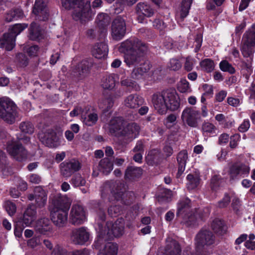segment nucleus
I'll list each match as a JSON object with an SVG mask.
<instances>
[{
	"label": "nucleus",
	"instance_id": "f257e3e1",
	"mask_svg": "<svg viewBox=\"0 0 255 255\" xmlns=\"http://www.w3.org/2000/svg\"><path fill=\"white\" fill-rule=\"evenodd\" d=\"M147 46L139 39L133 37L122 42L119 50L124 53V61L129 67L138 66L145 62Z\"/></svg>",
	"mask_w": 255,
	"mask_h": 255
},
{
	"label": "nucleus",
	"instance_id": "f03ea898",
	"mask_svg": "<svg viewBox=\"0 0 255 255\" xmlns=\"http://www.w3.org/2000/svg\"><path fill=\"white\" fill-rule=\"evenodd\" d=\"M152 102L155 109L161 115L165 114L168 110L176 111L180 105V98L173 89H167L154 93L152 97Z\"/></svg>",
	"mask_w": 255,
	"mask_h": 255
},
{
	"label": "nucleus",
	"instance_id": "7ed1b4c3",
	"mask_svg": "<svg viewBox=\"0 0 255 255\" xmlns=\"http://www.w3.org/2000/svg\"><path fill=\"white\" fill-rule=\"evenodd\" d=\"M126 124V121L121 117H115L110 122V132L116 137H124L132 140L139 135L140 128L135 123Z\"/></svg>",
	"mask_w": 255,
	"mask_h": 255
},
{
	"label": "nucleus",
	"instance_id": "20e7f679",
	"mask_svg": "<svg viewBox=\"0 0 255 255\" xmlns=\"http://www.w3.org/2000/svg\"><path fill=\"white\" fill-rule=\"evenodd\" d=\"M70 204L66 199L59 196L54 198L50 205L51 221L57 226L62 227L66 223Z\"/></svg>",
	"mask_w": 255,
	"mask_h": 255
},
{
	"label": "nucleus",
	"instance_id": "39448f33",
	"mask_svg": "<svg viewBox=\"0 0 255 255\" xmlns=\"http://www.w3.org/2000/svg\"><path fill=\"white\" fill-rule=\"evenodd\" d=\"M63 7L70 9L78 4V9L74 10L73 17L75 20H80L82 23L90 20L92 16L90 2H84V0H61Z\"/></svg>",
	"mask_w": 255,
	"mask_h": 255
},
{
	"label": "nucleus",
	"instance_id": "423d86ee",
	"mask_svg": "<svg viewBox=\"0 0 255 255\" xmlns=\"http://www.w3.org/2000/svg\"><path fill=\"white\" fill-rule=\"evenodd\" d=\"M215 236L209 230L201 229L195 237V249L196 255H209L206 247L215 243Z\"/></svg>",
	"mask_w": 255,
	"mask_h": 255
},
{
	"label": "nucleus",
	"instance_id": "0eeeda50",
	"mask_svg": "<svg viewBox=\"0 0 255 255\" xmlns=\"http://www.w3.org/2000/svg\"><path fill=\"white\" fill-rule=\"evenodd\" d=\"M18 107L10 98L4 97L0 98V118L4 122L12 125L18 117Z\"/></svg>",
	"mask_w": 255,
	"mask_h": 255
},
{
	"label": "nucleus",
	"instance_id": "6e6552de",
	"mask_svg": "<svg viewBox=\"0 0 255 255\" xmlns=\"http://www.w3.org/2000/svg\"><path fill=\"white\" fill-rule=\"evenodd\" d=\"M111 193L117 201L122 200L126 205H131L135 200V195L133 191H128L125 194L123 186L120 182H112L110 185Z\"/></svg>",
	"mask_w": 255,
	"mask_h": 255
},
{
	"label": "nucleus",
	"instance_id": "1a4fd4ad",
	"mask_svg": "<svg viewBox=\"0 0 255 255\" xmlns=\"http://www.w3.org/2000/svg\"><path fill=\"white\" fill-rule=\"evenodd\" d=\"M122 221H123L122 218L120 219V221L118 219L114 223L113 221H108L106 223L104 234L101 233L100 236L107 240H112L115 237L121 236L124 231V224Z\"/></svg>",
	"mask_w": 255,
	"mask_h": 255
},
{
	"label": "nucleus",
	"instance_id": "9d476101",
	"mask_svg": "<svg viewBox=\"0 0 255 255\" xmlns=\"http://www.w3.org/2000/svg\"><path fill=\"white\" fill-rule=\"evenodd\" d=\"M250 171V167L243 163L235 162L232 164L229 169L230 180H238L248 176Z\"/></svg>",
	"mask_w": 255,
	"mask_h": 255
},
{
	"label": "nucleus",
	"instance_id": "9b49d317",
	"mask_svg": "<svg viewBox=\"0 0 255 255\" xmlns=\"http://www.w3.org/2000/svg\"><path fill=\"white\" fill-rule=\"evenodd\" d=\"M135 12L138 22L142 24H146L147 23L146 17H150L153 16L155 10L146 2H139L136 5Z\"/></svg>",
	"mask_w": 255,
	"mask_h": 255
},
{
	"label": "nucleus",
	"instance_id": "f8f14e48",
	"mask_svg": "<svg viewBox=\"0 0 255 255\" xmlns=\"http://www.w3.org/2000/svg\"><path fill=\"white\" fill-rule=\"evenodd\" d=\"M126 33V24L125 19L120 16L113 21L111 26V35L113 39L120 40Z\"/></svg>",
	"mask_w": 255,
	"mask_h": 255
},
{
	"label": "nucleus",
	"instance_id": "ddd939ff",
	"mask_svg": "<svg viewBox=\"0 0 255 255\" xmlns=\"http://www.w3.org/2000/svg\"><path fill=\"white\" fill-rule=\"evenodd\" d=\"M181 118L188 126L196 128L198 121L200 119V112L194 107H186L183 111Z\"/></svg>",
	"mask_w": 255,
	"mask_h": 255
},
{
	"label": "nucleus",
	"instance_id": "4468645a",
	"mask_svg": "<svg viewBox=\"0 0 255 255\" xmlns=\"http://www.w3.org/2000/svg\"><path fill=\"white\" fill-rule=\"evenodd\" d=\"M6 150L18 161H24L27 158V151L21 143L16 142L9 143L7 145Z\"/></svg>",
	"mask_w": 255,
	"mask_h": 255
},
{
	"label": "nucleus",
	"instance_id": "2eb2a0df",
	"mask_svg": "<svg viewBox=\"0 0 255 255\" xmlns=\"http://www.w3.org/2000/svg\"><path fill=\"white\" fill-rule=\"evenodd\" d=\"M81 168V163L74 159L66 160L60 164L61 174L65 177L71 176L73 173L79 171Z\"/></svg>",
	"mask_w": 255,
	"mask_h": 255
},
{
	"label": "nucleus",
	"instance_id": "dca6fc26",
	"mask_svg": "<svg viewBox=\"0 0 255 255\" xmlns=\"http://www.w3.org/2000/svg\"><path fill=\"white\" fill-rule=\"evenodd\" d=\"M86 212L82 206L73 205L70 213L71 223L75 225L83 224L86 220Z\"/></svg>",
	"mask_w": 255,
	"mask_h": 255
},
{
	"label": "nucleus",
	"instance_id": "f3484780",
	"mask_svg": "<svg viewBox=\"0 0 255 255\" xmlns=\"http://www.w3.org/2000/svg\"><path fill=\"white\" fill-rule=\"evenodd\" d=\"M32 12L35 15L36 19L40 21H45L48 19V10L43 0H35Z\"/></svg>",
	"mask_w": 255,
	"mask_h": 255
},
{
	"label": "nucleus",
	"instance_id": "a211bd4d",
	"mask_svg": "<svg viewBox=\"0 0 255 255\" xmlns=\"http://www.w3.org/2000/svg\"><path fill=\"white\" fill-rule=\"evenodd\" d=\"M90 238V234L85 227L75 229L72 231L71 240L76 245H83L87 243Z\"/></svg>",
	"mask_w": 255,
	"mask_h": 255
},
{
	"label": "nucleus",
	"instance_id": "6ab92c4d",
	"mask_svg": "<svg viewBox=\"0 0 255 255\" xmlns=\"http://www.w3.org/2000/svg\"><path fill=\"white\" fill-rule=\"evenodd\" d=\"M39 137L43 144L49 147H57L59 145V139L53 130L39 134Z\"/></svg>",
	"mask_w": 255,
	"mask_h": 255
},
{
	"label": "nucleus",
	"instance_id": "aec40b11",
	"mask_svg": "<svg viewBox=\"0 0 255 255\" xmlns=\"http://www.w3.org/2000/svg\"><path fill=\"white\" fill-rule=\"evenodd\" d=\"M181 246L177 241L170 237L166 239L165 255H181Z\"/></svg>",
	"mask_w": 255,
	"mask_h": 255
},
{
	"label": "nucleus",
	"instance_id": "412c9836",
	"mask_svg": "<svg viewBox=\"0 0 255 255\" xmlns=\"http://www.w3.org/2000/svg\"><path fill=\"white\" fill-rule=\"evenodd\" d=\"M102 103L105 106V107L102 106V103L99 104L100 108L103 109L101 118L104 122H107L112 114L111 109L113 106L114 101L111 97H108L102 100Z\"/></svg>",
	"mask_w": 255,
	"mask_h": 255
},
{
	"label": "nucleus",
	"instance_id": "4be33fe9",
	"mask_svg": "<svg viewBox=\"0 0 255 255\" xmlns=\"http://www.w3.org/2000/svg\"><path fill=\"white\" fill-rule=\"evenodd\" d=\"M143 102L144 99L137 94H130L124 101L125 106L130 109L138 108Z\"/></svg>",
	"mask_w": 255,
	"mask_h": 255
},
{
	"label": "nucleus",
	"instance_id": "5701e85b",
	"mask_svg": "<svg viewBox=\"0 0 255 255\" xmlns=\"http://www.w3.org/2000/svg\"><path fill=\"white\" fill-rule=\"evenodd\" d=\"M35 194V202L37 207L39 208L45 206L47 202V192L40 186H36L34 189Z\"/></svg>",
	"mask_w": 255,
	"mask_h": 255
},
{
	"label": "nucleus",
	"instance_id": "b1692460",
	"mask_svg": "<svg viewBox=\"0 0 255 255\" xmlns=\"http://www.w3.org/2000/svg\"><path fill=\"white\" fill-rule=\"evenodd\" d=\"M15 39L9 32L4 33L0 38V48H4L6 51L12 50L15 46Z\"/></svg>",
	"mask_w": 255,
	"mask_h": 255
},
{
	"label": "nucleus",
	"instance_id": "393cba45",
	"mask_svg": "<svg viewBox=\"0 0 255 255\" xmlns=\"http://www.w3.org/2000/svg\"><path fill=\"white\" fill-rule=\"evenodd\" d=\"M191 212V200L187 198L180 200L177 204L176 216L180 218Z\"/></svg>",
	"mask_w": 255,
	"mask_h": 255
},
{
	"label": "nucleus",
	"instance_id": "a878e982",
	"mask_svg": "<svg viewBox=\"0 0 255 255\" xmlns=\"http://www.w3.org/2000/svg\"><path fill=\"white\" fill-rule=\"evenodd\" d=\"M188 159V153L186 150H183L180 151L177 155V161L178 162V172L177 178H179L184 172Z\"/></svg>",
	"mask_w": 255,
	"mask_h": 255
},
{
	"label": "nucleus",
	"instance_id": "bb28decb",
	"mask_svg": "<svg viewBox=\"0 0 255 255\" xmlns=\"http://www.w3.org/2000/svg\"><path fill=\"white\" fill-rule=\"evenodd\" d=\"M24 16L23 10L18 7H13L8 10L5 15V20L9 22L21 19Z\"/></svg>",
	"mask_w": 255,
	"mask_h": 255
},
{
	"label": "nucleus",
	"instance_id": "cd10ccee",
	"mask_svg": "<svg viewBox=\"0 0 255 255\" xmlns=\"http://www.w3.org/2000/svg\"><path fill=\"white\" fill-rule=\"evenodd\" d=\"M109 49L108 45L105 42L97 43L94 46L92 50L93 56L97 59L106 58L108 53Z\"/></svg>",
	"mask_w": 255,
	"mask_h": 255
},
{
	"label": "nucleus",
	"instance_id": "c85d7f7f",
	"mask_svg": "<svg viewBox=\"0 0 255 255\" xmlns=\"http://www.w3.org/2000/svg\"><path fill=\"white\" fill-rule=\"evenodd\" d=\"M143 173V169L141 167L128 166L125 171V178L126 179L134 181L139 179Z\"/></svg>",
	"mask_w": 255,
	"mask_h": 255
},
{
	"label": "nucleus",
	"instance_id": "c756f323",
	"mask_svg": "<svg viewBox=\"0 0 255 255\" xmlns=\"http://www.w3.org/2000/svg\"><path fill=\"white\" fill-rule=\"evenodd\" d=\"M92 66V59H84L76 66L74 72L79 75H84L89 72Z\"/></svg>",
	"mask_w": 255,
	"mask_h": 255
},
{
	"label": "nucleus",
	"instance_id": "7c9ffc66",
	"mask_svg": "<svg viewBox=\"0 0 255 255\" xmlns=\"http://www.w3.org/2000/svg\"><path fill=\"white\" fill-rule=\"evenodd\" d=\"M118 79L117 74L113 73L106 75L102 79L101 86L105 89L111 90L115 88Z\"/></svg>",
	"mask_w": 255,
	"mask_h": 255
},
{
	"label": "nucleus",
	"instance_id": "2f4dec72",
	"mask_svg": "<svg viewBox=\"0 0 255 255\" xmlns=\"http://www.w3.org/2000/svg\"><path fill=\"white\" fill-rule=\"evenodd\" d=\"M151 66L149 62H145L143 64L138 65V66H135L131 74L132 78L135 79H140L144 73L149 70Z\"/></svg>",
	"mask_w": 255,
	"mask_h": 255
},
{
	"label": "nucleus",
	"instance_id": "473e14b6",
	"mask_svg": "<svg viewBox=\"0 0 255 255\" xmlns=\"http://www.w3.org/2000/svg\"><path fill=\"white\" fill-rule=\"evenodd\" d=\"M35 228L37 232L47 234L51 230V221L46 218L40 219L37 221Z\"/></svg>",
	"mask_w": 255,
	"mask_h": 255
},
{
	"label": "nucleus",
	"instance_id": "72a5a7b5",
	"mask_svg": "<svg viewBox=\"0 0 255 255\" xmlns=\"http://www.w3.org/2000/svg\"><path fill=\"white\" fill-rule=\"evenodd\" d=\"M202 131L204 137H214L218 134V128L212 123L204 122L202 126Z\"/></svg>",
	"mask_w": 255,
	"mask_h": 255
},
{
	"label": "nucleus",
	"instance_id": "f704fd0d",
	"mask_svg": "<svg viewBox=\"0 0 255 255\" xmlns=\"http://www.w3.org/2000/svg\"><path fill=\"white\" fill-rule=\"evenodd\" d=\"M211 227L215 233L219 235H224L227 232V226L223 220L219 219H215L213 221Z\"/></svg>",
	"mask_w": 255,
	"mask_h": 255
},
{
	"label": "nucleus",
	"instance_id": "c9c22d12",
	"mask_svg": "<svg viewBox=\"0 0 255 255\" xmlns=\"http://www.w3.org/2000/svg\"><path fill=\"white\" fill-rule=\"evenodd\" d=\"M161 158L160 151L158 149H152L148 151L146 157L147 162L149 165H154L158 164Z\"/></svg>",
	"mask_w": 255,
	"mask_h": 255
},
{
	"label": "nucleus",
	"instance_id": "e433bc0d",
	"mask_svg": "<svg viewBox=\"0 0 255 255\" xmlns=\"http://www.w3.org/2000/svg\"><path fill=\"white\" fill-rule=\"evenodd\" d=\"M113 169V163L109 158H104L99 163V170L103 174L107 175Z\"/></svg>",
	"mask_w": 255,
	"mask_h": 255
},
{
	"label": "nucleus",
	"instance_id": "4c0bfd02",
	"mask_svg": "<svg viewBox=\"0 0 255 255\" xmlns=\"http://www.w3.org/2000/svg\"><path fill=\"white\" fill-rule=\"evenodd\" d=\"M243 43L255 46V23L252 25L251 29L245 32L243 36Z\"/></svg>",
	"mask_w": 255,
	"mask_h": 255
},
{
	"label": "nucleus",
	"instance_id": "58836bf2",
	"mask_svg": "<svg viewBox=\"0 0 255 255\" xmlns=\"http://www.w3.org/2000/svg\"><path fill=\"white\" fill-rule=\"evenodd\" d=\"M187 187L188 190H194L199 186L201 179L197 175L190 173L186 177Z\"/></svg>",
	"mask_w": 255,
	"mask_h": 255
},
{
	"label": "nucleus",
	"instance_id": "ea45409f",
	"mask_svg": "<svg viewBox=\"0 0 255 255\" xmlns=\"http://www.w3.org/2000/svg\"><path fill=\"white\" fill-rule=\"evenodd\" d=\"M199 65L203 71L208 73L212 72L215 68L214 61L210 58L202 60L199 63Z\"/></svg>",
	"mask_w": 255,
	"mask_h": 255
},
{
	"label": "nucleus",
	"instance_id": "a19ab883",
	"mask_svg": "<svg viewBox=\"0 0 255 255\" xmlns=\"http://www.w3.org/2000/svg\"><path fill=\"white\" fill-rule=\"evenodd\" d=\"M28 26L26 23H16L9 28L8 32L12 35V37L16 39V37Z\"/></svg>",
	"mask_w": 255,
	"mask_h": 255
},
{
	"label": "nucleus",
	"instance_id": "79ce46f5",
	"mask_svg": "<svg viewBox=\"0 0 255 255\" xmlns=\"http://www.w3.org/2000/svg\"><path fill=\"white\" fill-rule=\"evenodd\" d=\"M37 123L38 128L43 130L50 125V118L46 114H40L38 117Z\"/></svg>",
	"mask_w": 255,
	"mask_h": 255
},
{
	"label": "nucleus",
	"instance_id": "37998d69",
	"mask_svg": "<svg viewBox=\"0 0 255 255\" xmlns=\"http://www.w3.org/2000/svg\"><path fill=\"white\" fill-rule=\"evenodd\" d=\"M192 2L193 0H182L180 11L181 18H184L188 15Z\"/></svg>",
	"mask_w": 255,
	"mask_h": 255
},
{
	"label": "nucleus",
	"instance_id": "c03bdc74",
	"mask_svg": "<svg viewBox=\"0 0 255 255\" xmlns=\"http://www.w3.org/2000/svg\"><path fill=\"white\" fill-rule=\"evenodd\" d=\"M219 68L224 72H228L230 74H235V68L227 60H223L219 63Z\"/></svg>",
	"mask_w": 255,
	"mask_h": 255
},
{
	"label": "nucleus",
	"instance_id": "a18cd8bd",
	"mask_svg": "<svg viewBox=\"0 0 255 255\" xmlns=\"http://www.w3.org/2000/svg\"><path fill=\"white\" fill-rule=\"evenodd\" d=\"M255 46H252L250 44L244 43L243 42L241 51L243 56L245 58H251L253 56V53H254Z\"/></svg>",
	"mask_w": 255,
	"mask_h": 255
},
{
	"label": "nucleus",
	"instance_id": "49530a36",
	"mask_svg": "<svg viewBox=\"0 0 255 255\" xmlns=\"http://www.w3.org/2000/svg\"><path fill=\"white\" fill-rule=\"evenodd\" d=\"M121 83L122 86L127 87L128 90L136 91L139 90V86L137 83L130 79H122Z\"/></svg>",
	"mask_w": 255,
	"mask_h": 255
},
{
	"label": "nucleus",
	"instance_id": "de8ad7c7",
	"mask_svg": "<svg viewBox=\"0 0 255 255\" xmlns=\"http://www.w3.org/2000/svg\"><path fill=\"white\" fill-rule=\"evenodd\" d=\"M19 128L21 132L31 134L34 132V127L31 122L29 121H24L20 124Z\"/></svg>",
	"mask_w": 255,
	"mask_h": 255
},
{
	"label": "nucleus",
	"instance_id": "09e8293b",
	"mask_svg": "<svg viewBox=\"0 0 255 255\" xmlns=\"http://www.w3.org/2000/svg\"><path fill=\"white\" fill-rule=\"evenodd\" d=\"M96 21L98 26L103 30L106 29L109 23L107 15L103 13L97 15Z\"/></svg>",
	"mask_w": 255,
	"mask_h": 255
},
{
	"label": "nucleus",
	"instance_id": "8fccbe9b",
	"mask_svg": "<svg viewBox=\"0 0 255 255\" xmlns=\"http://www.w3.org/2000/svg\"><path fill=\"white\" fill-rule=\"evenodd\" d=\"M180 218L182 219V222L188 227L194 226L196 224L195 216L191 212Z\"/></svg>",
	"mask_w": 255,
	"mask_h": 255
},
{
	"label": "nucleus",
	"instance_id": "3c124183",
	"mask_svg": "<svg viewBox=\"0 0 255 255\" xmlns=\"http://www.w3.org/2000/svg\"><path fill=\"white\" fill-rule=\"evenodd\" d=\"M70 183L74 187L83 186L86 184V180L81 174H76L72 177Z\"/></svg>",
	"mask_w": 255,
	"mask_h": 255
},
{
	"label": "nucleus",
	"instance_id": "603ef678",
	"mask_svg": "<svg viewBox=\"0 0 255 255\" xmlns=\"http://www.w3.org/2000/svg\"><path fill=\"white\" fill-rule=\"evenodd\" d=\"M123 211V207L119 205H112L108 209V213L112 218L117 217Z\"/></svg>",
	"mask_w": 255,
	"mask_h": 255
},
{
	"label": "nucleus",
	"instance_id": "864d4df0",
	"mask_svg": "<svg viewBox=\"0 0 255 255\" xmlns=\"http://www.w3.org/2000/svg\"><path fill=\"white\" fill-rule=\"evenodd\" d=\"M222 177L220 175H214L211 179L210 187L213 191H217L220 186L222 181Z\"/></svg>",
	"mask_w": 255,
	"mask_h": 255
},
{
	"label": "nucleus",
	"instance_id": "5fc2aeb1",
	"mask_svg": "<svg viewBox=\"0 0 255 255\" xmlns=\"http://www.w3.org/2000/svg\"><path fill=\"white\" fill-rule=\"evenodd\" d=\"M35 24V23H32L29 28V37L32 40H39L41 36V31L34 27Z\"/></svg>",
	"mask_w": 255,
	"mask_h": 255
},
{
	"label": "nucleus",
	"instance_id": "6e6d98bb",
	"mask_svg": "<svg viewBox=\"0 0 255 255\" xmlns=\"http://www.w3.org/2000/svg\"><path fill=\"white\" fill-rule=\"evenodd\" d=\"M118 248L117 243L109 242L106 244L104 251L111 255H117Z\"/></svg>",
	"mask_w": 255,
	"mask_h": 255
},
{
	"label": "nucleus",
	"instance_id": "4d7b16f0",
	"mask_svg": "<svg viewBox=\"0 0 255 255\" xmlns=\"http://www.w3.org/2000/svg\"><path fill=\"white\" fill-rule=\"evenodd\" d=\"M98 120V115L96 113H93L89 114L87 117L85 118L84 122L86 126L91 127L95 125Z\"/></svg>",
	"mask_w": 255,
	"mask_h": 255
},
{
	"label": "nucleus",
	"instance_id": "13d9d810",
	"mask_svg": "<svg viewBox=\"0 0 255 255\" xmlns=\"http://www.w3.org/2000/svg\"><path fill=\"white\" fill-rule=\"evenodd\" d=\"M34 219L30 216L23 214L22 217L19 219L17 223L19 224V226L21 225L23 228H25L30 225Z\"/></svg>",
	"mask_w": 255,
	"mask_h": 255
},
{
	"label": "nucleus",
	"instance_id": "bf43d9fd",
	"mask_svg": "<svg viewBox=\"0 0 255 255\" xmlns=\"http://www.w3.org/2000/svg\"><path fill=\"white\" fill-rule=\"evenodd\" d=\"M229 138L230 139V147L231 149H235L238 146L239 142L241 140V135L236 133L231 135Z\"/></svg>",
	"mask_w": 255,
	"mask_h": 255
},
{
	"label": "nucleus",
	"instance_id": "052dcab7",
	"mask_svg": "<svg viewBox=\"0 0 255 255\" xmlns=\"http://www.w3.org/2000/svg\"><path fill=\"white\" fill-rule=\"evenodd\" d=\"M231 202V197L228 193H225L222 200L218 202V206L220 208H226Z\"/></svg>",
	"mask_w": 255,
	"mask_h": 255
},
{
	"label": "nucleus",
	"instance_id": "680f3d73",
	"mask_svg": "<svg viewBox=\"0 0 255 255\" xmlns=\"http://www.w3.org/2000/svg\"><path fill=\"white\" fill-rule=\"evenodd\" d=\"M241 201L238 197H235L232 201L231 207L234 212L238 215L241 207Z\"/></svg>",
	"mask_w": 255,
	"mask_h": 255
},
{
	"label": "nucleus",
	"instance_id": "e2e57ef3",
	"mask_svg": "<svg viewBox=\"0 0 255 255\" xmlns=\"http://www.w3.org/2000/svg\"><path fill=\"white\" fill-rule=\"evenodd\" d=\"M16 59L21 66L26 67L29 63V59L23 53H19L16 55Z\"/></svg>",
	"mask_w": 255,
	"mask_h": 255
},
{
	"label": "nucleus",
	"instance_id": "0e129e2a",
	"mask_svg": "<svg viewBox=\"0 0 255 255\" xmlns=\"http://www.w3.org/2000/svg\"><path fill=\"white\" fill-rule=\"evenodd\" d=\"M5 208L10 216L13 215L16 212V207L15 204L11 201H6L5 203Z\"/></svg>",
	"mask_w": 255,
	"mask_h": 255
},
{
	"label": "nucleus",
	"instance_id": "69168bd1",
	"mask_svg": "<svg viewBox=\"0 0 255 255\" xmlns=\"http://www.w3.org/2000/svg\"><path fill=\"white\" fill-rule=\"evenodd\" d=\"M194 59L191 56H188L186 58L185 62L184 65V69L187 72H190L194 68Z\"/></svg>",
	"mask_w": 255,
	"mask_h": 255
},
{
	"label": "nucleus",
	"instance_id": "338daca9",
	"mask_svg": "<svg viewBox=\"0 0 255 255\" xmlns=\"http://www.w3.org/2000/svg\"><path fill=\"white\" fill-rule=\"evenodd\" d=\"M168 67L171 70L177 71L181 68L182 65L179 60L172 59L170 61Z\"/></svg>",
	"mask_w": 255,
	"mask_h": 255
},
{
	"label": "nucleus",
	"instance_id": "774afa93",
	"mask_svg": "<svg viewBox=\"0 0 255 255\" xmlns=\"http://www.w3.org/2000/svg\"><path fill=\"white\" fill-rule=\"evenodd\" d=\"M203 89L205 92L204 95H206L207 98H211L214 94L213 87L212 85L204 84L203 85Z\"/></svg>",
	"mask_w": 255,
	"mask_h": 255
}]
</instances>
